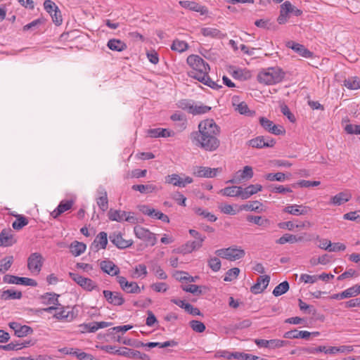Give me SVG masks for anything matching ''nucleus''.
<instances>
[{
    "label": "nucleus",
    "mask_w": 360,
    "mask_h": 360,
    "mask_svg": "<svg viewBox=\"0 0 360 360\" xmlns=\"http://www.w3.org/2000/svg\"><path fill=\"white\" fill-rule=\"evenodd\" d=\"M43 310L48 313H52L53 311H55L56 313L53 314V317L58 320L71 321L75 318V314L72 310H69L68 307H65L61 304L60 306H50Z\"/></svg>",
    "instance_id": "nucleus-7"
},
{
    "label": "nucleus",
    "mask_w": 360,
    "mask_h": 360,
    "mask_svg": "<svg viewBox=\"0 0 360 360\" xmlns=\"http://www.w3.org/2000/svg\"><path fill=\"white\" fill-rule=\"evenodd\" d=\"M132 189L141 193H150L158 191V187L153 184H137L133 185Z\"/></svg>",
    "instance_id": "nucleus-45"
},
{
    "label": "nucleus",
    "mask_w": 360,
    "mask_h": 360,
    "mask_svg": "<svg viewBox=\"0 0 360 360\" xmlns=\"http://www.w3.org/2000/svg\"><path fill=\"white\" fill-rule=\"evenodd\" d=\"M217 257L226 259L229 261H236L243 258L245 252L240 247L232 245L227 248L217 250L214 252Z\"/></svg>",
    "instance_id": "nucleus-6"
},
{
    "label": "nucleus",
    "mask_w": 360,
    "mask_h": 360,
    "mask_svg": "<svg viewBox=\"0 0 360 360\" xmlns=\"http://www.w3.org/2000/svg\"><path fill=\"white\" fill-rule=\"evenodd\" d=\"M289 290V283L288 281H283L278 284L273 290V295L276 297L282 295Z\"/></svg>",
    "instance_id": "nucleus-50"
},
{
    "label": "nucleus",
    "mask_w": 360,
    "mask_h": 360,
    "mask_svg": "<svg viewBox=\"0 0 360 360\" xmlns=\"http://www.w3.org/2000/svg\"><path fill=\"white\" fill-rule=\"evenodd\" d=\"M107 46L114 51H123L127 49V44L120 39H112L108 41Z\"/></svg>",
    "instance_id": "nucleus-42"
},
{
    "label": "nucleus",
    "mask_w": 360,
    "mask_h": 360,
    "mask_svg": "<svg viewBox=\"0 0 360 360\" xmlns=\"http://www.w3.org/2000/svg\"><path fill=\"white\" fill-rule=\"evenodd\" d=\"M22 297V292L14 289L0 290V299L3 300H19Z\"/></svg>",
    "instance_id": "nucleus-41"
},
{
    "label": "nucleus",
    "mask_w": 360,
    "mask_h": 360,
    "mask_svg": "<svg viewBox=\"0 0 360 360\" xmlns=\"http://www.w3.org/2000/svg\"><path fill=\"white\" fill-rule=\"evenodd\" d=\"M140 210L143 214L148 215L152 218L162 220V221L166 223L169 222V219L166 214L154 208L150 207L148 205H143L141 207Z\"/></svg>",
    "instance_id": "nucleus-21"
},
{
    "label": "nucleus",
    "mask_w": 360,
    "mask_h": 360,
    "mask_svg": "<svg viewBox=\"0 0 360 360\" xmlns=\"http://www.w3.org/2000/svg\"><path fill=\"white\" fill-rule=\"evenodd\" d=\"M221 168H210L208 167L195 166L193 167L192 174L193 176L199 178H212L221 172Z\"/></svg>",
    "instance_id": "nucleus-14"
},
{
    "label": "nucleus",
    "mask_w": 360,
    "mask_h": 360,
    "mask_svg": "<svg viewBox=\"0 0 360 360\" xmlns=\"http://www.w3.org/2000/svg\"><path fill=\"white\" fill-rule=\"evenodd\" d=\"M200 32L204 37H207L223 39L226 37V34L215 27H202Z\"/></svg>",
    "instance_id": "nucleus-38"
},
{
    "label": "nucleus",
    "mask_w": 360,
    "mask_h": 360,
    "mask_svg": "<svg viewBox=\"0 0 360 360\" xmlns=\"http://www.w3.org/2000/svg\"><path fill=\"white\" fill-rule=\"evenodd\" d=\"M285 73L278 67H272L262 70L257 76L258 81L267 85H272L282 81Z\"/></svg>",
    "instance_id": "nucleus-3"
},
{
    "label": "nucleus",
    "mask_w": 360,
    "mask_h": 360,
    "mask_svg": "<svg viewBox=\"0 0 360 360\" xmlns=\"http://www.w3.org/2000/svg\"><path fill=\"white\" fill-rule=\"evenodd\" d=\"M287 46L292 49L295 52L297 53L300 56L306 58H311L313 53L307 49L304 46L295 43L294 41H288Z\"/></svg>",
    "instance_id": "nucleus-26"
},
{
    "label": "nucleus",
    "mask_w": 360,
    "mask_h": 360,
    "mask_svg": "<svg viewBox=\"0 0 360 360\" xmlns=\"http://www.w3.org/2000/svg\"><path fill=\"white\" fill-rule=\"evenodd\" d=\"M320 184L321 182L319 181L300 180L296 184H294L292 186L295 187V186L297 185L300 187L308 188L318 186Z\"/></svg>",
    "instance_id": "nucleus-60"
},
{
    "label": "nucleus",
    "mask_w": 360,
    "mask_h": 360,
    "mask_svg": "<svg viewBox=\"0 0 360 360\" xmlns=\"http://www.w3.org/2000/svg\"><path fill=\"white\" fill-rule=\"evenodd\" d=\"M311 335V333L307 330H297L296 329L287 331L283 334V338L288 339H307Z\"/></svg>",
    "instance_id": "nucleus-39"
},
{
    "label": "nucleus",
    "mask_w": 360,
    "mask_h": 360,
    "mask_svg": "<svg viewBox=\"0 0 360 360\" xmlns=\"http://www.w3.org/2000/svg\"><path fill=\"white\" fill-rule=\"evenodd\" d=\"M44 10L51 15L53 22L56 25H60L63 22V17L59 8L51 0H45L44 2Z\"/></svg>",
    "instance_id": "nucleus-10"
},
{
    "label": "nucleus",
    "mask_w": 360,
    "mask_h": 360,
    "mask_svg": "<svg viewBox=\"0 0 360 360\" xmlns=\"http://www.w3.org/2000/svg\"><path fill=\"white\" fill-rule=\"evenodd\" d=\"M103 296L106 301L114 306H121L124 302V299L119 292L105 290L103 291Z\"/></svg>",
    "instance_id": "nucleus-20"
},
{
    "label": "nucleus",
    "mask_w": 360,
    "mask_h": 360,
    "mask_svg": "<svg viewBox=\"0 0 360 360\" xmlns=\"http://www.w3.org/2000/svg\"><path fill=\"white\" fill-rule=\"evenodd\" d=\"M264 178L270 181H277L283 182L285 179V174L283 172L269 173L264 176Z\"/></svg>",
    "instance_id": "nucleus-53"
},
{
    "label": "nucleus",
    "mask_w": 360,
    "mask_h": 360,
    "mask_svg": "<svg viewBox=\"0 0 360 360\" xmlns=\"http://www.w3.org/2000/svg\"><path fill=\"white\" fill-rule=\"evenodd\" d=\"M110 241L118 248L124 249L130 247L133 241L131 240H124L120 233H114L110 236Z\"/></svg>",
    "instance_id": "nucleus-24"
},
{
    "label": "nucleus",
    "mask_w": 360,
    "mask_h": 360,
    "mask_svg": "<svg viewBox=\"0 0 360 360\" xmlns=\"http://www.w3.org/2000/svg\"><path fill=\"white\" fill-rule=\"evenodd\" d=\"M262 206V203L257 200L249 202L246 205H243L240 207V210L246 211H257Z\"/></svg>",
    "instance_id": "nucleus-58"
},
{
    "label": "nucleus",
    "mask_w": 360,
    "mask_h": 360,
    "mask_svg": "<svg viewBox=\"0 0 360 360\" xmlns=\"http://www.w3.org/2000/svg\"><path fill=\"white\" fill-rule=\"evenodd\" d=\"M186 61L191 68V70L188 72L189 77L214 89L221 87L210 78L208 75L210 70V65L201 57L198 55H191L187 58Z\"/></svg>",
    "instance_id": "nucleus-2"
},
{
    "label": "nucleus",
    "mask_w": 360,
    "mask_h": 360,
    "mask_svg": "<svg viewBox=\"0 0 360 360\" xmlns=\"http://www.w3.org/2000/svg\"><path fill=\"white\" fill-rule=\"evenodd\" d=\"M300 240H301V238H297L295 235L285 233L283 236H282L280 238H278L276 240V243L283 245L286 243H295Z\"/></svg>",
    "instance_id": "nucleus-49"
},
{
    "label": "nucleus",
    "mask_w": 360,
    "mask_h": 360,
    "mask_svg": "<svg viewBox=\"0 0 360 360\" xmlns=\"http://www.w3.org/2000/svg\"><path fill=\"white\" fill-rule=\"evenodd\" d=\"M116 280L121 289L127 293H140L141 288L136 282H129L124 276H117Z\"/></svg>",
    "instance_id": "nucleus-15"
},
{
    "label": "nucleus",
    "mask_w": 360,
    "mask_h": 360,
    "mask_svg": "<svg viewBox=\"0 0 360 360\" xmlns=\"http://www.w3.org/2000/svg\"><path fill=\"white\" fill-rule=\"evenodd\" d=\"M188 48V44L186 41L179 39H174L171 46V49L172 51L182 53L186 51Z\"/></svg>",
    "instance_id": "nucleus-47"
},
{
    "label": "nucleus",
    "mask_w": 360,
    "mask_h": 360,
    "mask_svg": "<svg viewBox=\"0 0 360 360\" xmlns=\"http://www.w3.org/2000/svg\"><path fill=\"white\" fill-rule=\"evenodd\" d=\"M300 280L303 281L304 283H314L318 281L317 275H309L307 274H301Z\"/></svg>",
    "instance_id": "nucleus-63"
},
{
    "label": "nucleus",
    "mask_w": 360,
    "mask_h": 360,
    "mask_svg": "<svg viewBox=\"0 0 360 360\" xmlns=\"http://www.w3.org/2000/svg\"><path fill=\"white\" fill-rule=\"evenodd\" d=\"M86 246L84 243L74 241L70 244V250L72 255L75 257L79 256L82 253H84L86 250Z\"/></svg>",
    "instance_id": "nucleus-43"
},
{
    "label": "nucleus",
    "mask_w": 360,
    "mask_h": 360,
    "mask_svg": "<svg viewBox=\"0 0 360 360\" xmlns=\"http://www.w3.org/2000/svg\"><path fill=\"white\" fill-rule=\"evenodd\" d=\"M262 190V186L260 184H250L245 188H241V199L246 200L250 198L254 194Z\"/></svg>",
    "instance_id": "nucleus-37"
},
{
    "label": "nucleus",
    "mask_w": 360,
    "mask_h": 360,
    "mask_svg": "<svg viewBox=\"0 0 360 360\" xmlns=\"http://www.w3.org/2000/svg\"><path fill=\"white\" fill-rule=\"evenodd\" d=\"M44 258L39 252L32 253L27 258V269L33 275L39 274L41 271Z\"/></svg>",
    "instance_id": "nucleus-8"
},
{
    "label": "nucleus",
    "mask_w": 360,
    "mask_h": 360,
    "mask_svg": "<svg viewBox=\"0 0 360 360\" xmlns=\"http://www.w3.org/2000/svg\"><path fill=\"white\" fill-rule=\"evenodd\" d=\"M193 180L190 176L181 178L179 174H172L165 177V183L175 186L185 187L186 185L193 183Z\"/></svg>",
    "instance_id": "nucleus-16"
},
{
    "label": "nucleus",
    "mask_w": 360,
    "mask_h": 360,
    "mask_svg": "<svg viewBox=\"0 0 360 360\" xmlns=\"http://www.w3.org/2000/svg\"><path fill=\"white\" fill-rule=\"evenodd\" d=\"M70 277L82 289L86 291H92L94 290H99L98 285L93 280L84 277L78 274L69 273Z\"/></svg>",
    "instance_id": "nucleus-9"
},
{
    "label": "nucleus",
    "mask_w": 360,
    "mask_h": 360,
    "mask_svg": "<svg viewBox=\"0 0 360 360\" xmlns=\"http://www.w3.org/2000/svg\"><path fill=\"white\" fill-rule=\"evenodd\" d=\"M176 105L179 108L187 111L193 115L207 113L210 110V108L202 104H198L193 101L188 99H182L177 102Z\"/></svg>",
    "instance_id": "nucleus-5"
},
{
    "label": "nucleus",
    "mask_w": 360,
    "mask_h": 360,
    "mask_svg": "<svg viewBox=\"0 0 360 360\" xmlns=\"http://www.w3.org/2000/svg\"><path fill=\"white\" fill-rule=\"evenodd\" d=\"M189 326L192 328V330L196 333H203L205 330V324L198 320H192L189 322Z\"/></svg>",
    "instance_id": "nucleus-56"
},
{
    "label": "nucleus",
    "mask_w": 360,
    "mask_h": 360,
    "mask_svg": "<svg viewBox=\"0 0 360 360\" xmlns=\"http://www.w3.org/2000/svg\"><path fill=\"white\" fill-rule=\"evenodd\" d=\"M179 4L186 9L200 13L201 15H205L207 13V9L205 6H201L195 1H180Z\"/></svg>",
    "instance_id": "nucleus-27"
},
{
    "label": "nucleus",
    "mask_w": 360,
    "mask_h": 360,
    "mask_svg": "<svg viewBox=\"0 0 360 360\" xmlns=\"http://www.w3.org/2000/svg\"><path fill=\"white\" fill-rule=\"evenodd\" d=\"M11 229H3L0 233V246L9 247L15 243L16 240L12 234Z\"/></svg>",
    "instance_id": "nucleus-25"
},
{
    "label": "nucleus",
    "mask_w": 360,
    "mask_h": 360,
    "mask_svg": "<svg viewBox=\"0 0 360 360\" xmlns=\"http://www.w3.org/2000/svg\"><path fill=\"white\" fill-rule=\"evenodd\" d=\"M276 143L274 139L269 136H257L249 141V145L252 148H271Z\"/></svg>",
    "instance_id": "nucleus-17"
},
{
    "label": "nucleus",
    "mask_w": 360,
    "mask_h": 360,
    "mask_svg": "<svg viewBox=\"0 0 360 360\" xmlns=\"http://www.w3.org/2000/svg\"><path fill=\"white\" fill-rule=\"evenodd\" d=\"M343 219L350 221H360V210L346 213L343 215Z\"/></svg>",
    "instance_id": "nucleus-64"
},
{
    "label": "nucleus",
    "mask_w": 360,
    "mask_h": 360,
    "mask_svg": "<svg viewBox=\"0 0 360 360\" xmlns=\"http://www.w3.org/2000/svg\"><path fill=\"white\" fill-rule=\"evenodd\" d=\"M135 274L136 278H144L147 276L148 271L146 265L144 264H139L135 267Z\"/></svg>",
    "instance_id": "nucleus-62"
},
{
    "label": "nucleus",
    "mask_w": 360,
    "mask_h": 360,
    "mask_svg": "<svg viewBox=\"0 0 360 360\" xmlns=\"http://www.w3.org/2000/svg\"><path fill=\"white\" fill-rule=\"evenodd\" d=\"M352 198V195L348 191H343L337 193L335 195L332 196L328 202V205L333 206H340L344 203L349 201Z\"/></svg>",
    "instance_id": "nucleus-23"
},
{
    "label": "nucleus",
    "mask_w": 360,
    "mask_h": 360,
    "mask_svg": "<svg viewBox=\"0 0 360 360\" xmlns=\"http://www.w3.org/2000/svg\"><path fill=\"white\" fill-rule=\"evenodd\" d=\"M254 172L252 167L250 166H245L243 169L237 171L228 183L240 184L243 181H248L253 177Z\"/></svg>",
    "instance_id": "nucleus-12"
},
{
    "label": "nucleus",
    "mask_w": 360,
    "mask_h": 360,
    "mask_svg": "<svg viewBox=\"0 0 360 360\" xmlns=\"http://www.w3.org/2000/svg\"><path fill=\"white\" fill-rule=\"evenodd\" d=\"M147 134L151 138H166L173 136L174 135V132L169 129L155 128L148 129L147 131Z\"/></svg>",
    "instance_id": "nucleus-33"
},
{
    "label": "nucleus",
    "mask_w": 360,
    "mask_h": 360,
    "mask_svg": "<svg viewBox=\"0 0 360 360\" xmlns=\"http://www.w3.org/2000/svg\"><path fill=\"white\" fill-rule=\"evenodd\" d=\"M294 11V6L290 1H285L281 6L280 14L277 18V22L280 25L285 24L289 18L288 14Z\"/></svg>",
    "instance_id": "nucleus-22"
},
{
    "label": "nucleus",
    "mask_w": 360,
    "mask_h": 360,
    "mask_svg": "<svg viewBox=\"0 0 360 360\" xmlns=\"http://www.w3.org/2000/svg\"><path fill=\"white\" fill-rule=\"evenodd\" d=\"M193 211L195 214L202 217L203 218L206 219L207 221L210 222H214L217 219V217L214 214L201 207H195L193 208Z\"/></svg>",
    "instance_id": "nucleus-44"
},
{
    "label": "nucleus",
    "mask_w": 360,
    "mask_h": 360,
    "mask_svg": "<svg viewBox=\"0 0 360 360\" xmlns=\"http://www.w3.org/2000/svg\"><path fill=\"white\" fill-rule=\"evenodd\" d=\"M108 244V236L105 232H100L94 239L91 248L94 251H98L100 249H105Z\"/></svg>",
    "instance_id": "nucleus-28"
},
{
    "label": "nucleus",
    "mask_w": 360,
    "mask_h": 360,
    "mask_svg": "<svg viewBox=\"0 0 360 360\" xmlns=\"http://www.w3.org/2000/svg\"><path fill=\"white\" fill-rule=\"evenodd\" d=\"M344 85L350 90H357L360 89V79L357 77H350L345 79Z\"/></svg>",
    "instance_id": "nucleus-46"
},
{
    "label": "nucleus",
    "mask_w": 360,
    "mask_h": 360,
    "mask_svg": "<svg viewBox=\"0 0 360 360\" xmlns=\"http://www.w3.org/2000/svg\"><path fill=\"white\" fill-rule=\"evenodd\" d=\"M28 224V220L22 215L16 216V219L12 224V226L15 230H20Z\"/></svg>",
    "instance_id": "nucleus-51"
},
{
    "label": "nucleus",
    "mask_w": 360,
    "mask_h": 360,
    "mask_svg": "<svg viewBox=\"0 0 360 360\" xmlns=\"http://www.w3.org/2000/svg\"><path fill=\"white\" fill-rule=\"evenodd\" d=\"M288 345V342L279 339L270 340L269 349H276L285 347Z\"/></svg>",
    "instance_id": "nucleus-59"
},
{
    "label": "nucleus",
    "mask_w": 360,
    "mask_h": 360,
    "mask_svg": "<svg viewBox=\"0 0 360 360\" xmlns=\"http://www.w3.org/2000/svg\"><path fill=\"white\" fill-rule=\"evenodd\" d=\"M134 232L138 238L148 243L150 246L155 245L157 243L156 235L144 227L136 226Z\"/></svg>",
    "instance_id": "nucleus-11"
},
{
    "label": "nucleus",
    "mask_w": 360,
    "mask_h": 360,
    "mask_svg": "<svg viewBox=\"0 0 360 360\" xmlns=\"http://www.w3.org/2000/svg\"><path fill=\"white\" fill-rule=\"evenodd\" d=\"M270 281L269 276H260L256 283L251 287V292L255 294L260 293L266 288Z\"/></svg>",
    "instance_id": "nucleus-30"
},
{
    "label": "nucleus",
    "mask_w": 360,
    "mask_h": 360,
    "mask_svg": "<svg viewBox=\"0 0 360 360\" xmlns=\"http://www.w3.org/2000/svg\"><path fill=\"white\" fill-rule=\"evenodd\" d=\"M74 204L73 200H62L58 207L51 212V216L56 219L58 217H59L61 214L64 213L65 212L70 210Z\"/></svg>",
    "instance_id": "nucleus-31"
},
{
    "label": "nucleus",
    "mask_w": 360,
    "mask_h": 360,
    "mask_svg": "<svg viewBox=\"0 0 360 360\" xmlns=\"http://www.w3.org/2000/svg\"><path fill=\"white\" fill-rule=\"evenodd\" d=\"M9 326L14 330L15 334L18 337H24L32 333V329L30 326L26 325L22 326L17 322L9 323Z\"/></svg>",
    "instance_id": "nucleus-32"
},
{
    "label": "nucleus",
    "mask_w": 360,
    "mask_h": 360,
    "mask_svg": "<svg viewBox=\"0 0 360 360\" xmlns=\"http://www.w3.org/2000/svg\"><path fill=\"white\" fill-rule=\"evenodd\" d=\"M151 288L157 292H166L169 286L166 283H155L151 285Z\"/></svg>",
    "instance_id": "nucleus-61"
},
{
    "label": "nucleus",
    "mask_w": 360,
    "mask_h": 360,
    "mask_svg": "<svg viewBox=\"0 0 360 360\" xmlns=\"http://www.w3.org/2000/svg\"><path fill=\"white\" fill-rule=\"evenodd\" d=\"M259 124L263 129L274 135H281L285 133V130L281 125H276L272 121L264 117H259Z\"/></svg>",
    "instance_id": "nucleus-13"
},
{
    "label": "nucleus",
    "mask_w": 360,
    "mask_h": 360,
    "mask_svg": "<svg viewBox=\"0 0 360 360\" xmlns=\"http://www.w3.org/2000/svg\"><path fill=\"white\" fill-rule=\"evenodd\" d=\"M97 193L99 195L96 199L97 205L103 212H105L108 208L107 192L104 187L99 186Z\"/></svg>",
    "instance_id": "nucleus-34"
},
{
    "label": "nucleus",
    "mask_w": 360,
    "mask_h": 360,
    "mask_svg": "<svg viewBox=\"0 0 360 360\" xmlns=\"http://www.w3.org/2000/svg\"><path fill=\"white\" fill-rule=\"evenodd\" d=\"M198 128V131H193L190 135L193 143L205 151L217 150L220 146V141L218 139L220 127L214 120H204L199 123Z\"/></svg>",
    "instance_id": "nucleus-1"
},
{
    "label": "nucleus",
    "mask_w": 360,
    "mask_h": 360,
    "mask_svg": "<svg viewBox=\"0 0 360 360\" xmlns=\"http://www.w3.org/2000/svg\"><path fill=\"white\" fill-rule=\"evenodd\" d=\"M115 354L124 357L136 359H142V354L137 350H134L127 347H122L115 351Z\"/></svg>",
    "instance_id": "nucleus-35"
},
{
    "label": "nucleus",
    "mask_w": 360,
    "mask_h": 360,
    "mask_svg": "<svg viewBox=\"0 0 360 360\" xmlns=\"http://www.w3.org/2000/svg\"><path fill=\"white\" fill-rule=\"evenodd\" d=\"M283 212L295 216L307 215L311 212V208L304 205H288L283 209Z\"/></svg>",
    "instance_id": "nucleus-18"
},
{
    "label": "nucleus",
    "mask_w": 360,
    "mask_h": 360,
    "mask_svg": "<svg viewBox=\"0 0 360 360\" xmlns=\"http://www.w3.org/2000/svg\"><path fill=\"white\" fill-rule=\"evenodd\" d=\"M241 188L239 186L226 187L219 191V193L227 197H239L241 198Z\"/></svg>",
    "instance_id": "nucleus-40"
},
{
    "label": "nucleus",
    "mask_w": 360,
    "mask_h": 360,
    "mask_svg": "<svg viewBox=\"0 0 360 360\" xmlns=\"http://www.w3.org/2000/svg\"><path fill=\"white\" fill-rule=\"evenodd\" d=\"M240 273V269L237 267H234L229 269L224 278V281L226 282H230L236 279Z\"/></svg>",
    "instance_id": "nucleus-55"
},
{
    "label": "nucleus",
    "mask_w": 360,
    "mask_h": 360,
    "mask_svg": "<svg viewBox=\"0 0 360 360\" xmlns=\"http://www.w3.org/2000/svg\"><path fill=\"white\" fill-rule=\"evenodd\" d=\"M99 266L103 273L110 276H119L120 269L112 261L108 259L102 260Z\"/></svg>",
    "instance_id": "nucleus-19"
},
{
    "label": "nucleus",
    "mask_w": 360,
    "mask_h": 360,
    "mask_svg": "<svg viewBox=\"0 0 360 360\" xmlns=\"http://www.w3.org/2000/svg\"><path fill=\"white\" fill-rule=\"evenodd\" d=\"M13 260V256H8L2 259L0 261V271L3 273L7 271L11 268Z\"/></svg>",
    "instance_id": "nucleus-52"
},
{
    "label": "nucleus",
    "mask_w": 360,
    "mask_h": 360,
    "mask_svg": "<svg viewBox=\"0 0 360 360\" xmlns=\"http://www.w3.org/2000/svg\"><path fill=\"white\" fill-rule=\"evenodd\" d=\"M127 215V212L122 210H110L108 212V217L111 221H116L118 222L124 220V217Z\"/></svg>",
    "instance_id": "nucleus-48"
},
{
    "label": "nucleus",
    "mask_w": 360,
    "mask_h": 360,
    "mask_svg": "<svg viewBox=\"0 0 360 360\" xmlns=\"http://www.w3.org/2000/svg\"><path fill=\"white\" fill-rule=\"evenodd\" d=\"M30 342H11L6 345L3 346V348L5 350H19L24 347H26Z\"/></svg>",
    "instance_id": "nucleus-54"
},
{
    "label": "nucleus",
    "mask_w": 360,
    "mask_h": 360,
    "mask_svg": "<svg viewBox=\"0 0 360 360\" xmlns=\"http://www.w3.org/2000/svg\"><path fill=\"white\" fill-rule=\"evenodd\" d=\"M188 233L194 240H188L178 249V252L186 255L198 250L202 247L206 236L195 229H189Z\"/></svg>",
    "instance_id": "nucleus-4"
},
{
    "label": "nucleus",
    "mask_w": 360,
    "mask_h": 360,
    "mask_svg": "<svg viewBox=\"0 0 360 360\" xmlns=\"http://www.w3.org/2000/svg\"><path fill=\"white\" fill-rule=\"evenodd\" d=\"M209 267L214 272L218 271L221 269V261L217 257H210L208 261Z\"/></svg>",
    "instance_id": "nucleus-57"
},
{
    "label": "nucleus",
    "mask_w": 360,
    "mask_h": 360,
    "mask_svg": "<svg viewBox=\"0 0 360 360\" xmlns=\"http://www.w3.org/2000/svg\"><path fill=\"white\" fill-rule=\"evenodd\" d=\"M233 106L235 110L241 115L247 116H252L255 114L254 111H251L245 102H239L238 97H233L232 99Z\"/></svg>",
    "instance_id": "nucleus-29"
},
{
    "label": "nucleus",
    "mask_w": 360,
    "mask_h": 360,
    "mask_svg": "<svg viewBox=\"0 0 360 360\" xmlns=\"http://www.w3.org/2000/svg\"><path fill=\"white\" fill-rule=\"evenodd\" d=\"M58 297L59 295L55 292H46L40 297V300L44 305L60 306Z\"/></svg>",
    "instance_id": "nucleus-36"
}]
</instances>
